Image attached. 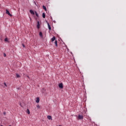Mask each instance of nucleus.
<instances>
[{
  "mask_svg": "<svg viewBox=\"0 0 126 126\" xmlns=\"http://www.w3.org/2000/svg\"><path fill=\"white\" fill-rule=\"evenodd\" d=\"M77 120H83V115H79L77 118Z\"/></svg>",
  "mask_w": 126,
  "mask_h": 126,
  "instance_id": "f257e3e1",
  "label": "nucleus"
},
{
  "mask_svg": "<svg viewBox=\"0 0 126 126\" xmlns=\"http://www.w3.org/2000/svg\"><path fill=\"white\" fill-rule=\"evenodd\" d=\"M6 14H8V15H9V16H12V15L10 14V13H9V11H8V10L7 9L6 10Z\"/></svg>",
  "mask_w": 126,
  "mask_h": 126,
  "instance_id": "f03ea898",
  "label": "nucleus"
},
{
  "mask_svg": "<svg viewBox=\"0 0 126 126\" xmlns=\"http://www.w3.org/2000/svg\"><path fill=\"white\" fill-rule=\"evenodd\" d=\"M59 88H61V89H63V83H60L59 84Z\"/></svg>",
  "mask_w": 126,
  "mask_h": 126,
  "instance_id": "7ed1b4c3",
  "label": "nucleus"
},
{
  "mask_svg": "<svg viewBox=\"0 0 126 126\" xmlns=\"http://www.w3.org/2000/svg\"><path fill=\"white\" fill-rule=\"evenodd\" d=\"M36 27H37V29H40V22L37 21V24Z\"/></svg>",
  "mask_w": 126,
  "mask_h": 126,
  "instance_id": "20e7f679",
  "label": "nucleus"
},
{
  "mask_svg": "<svg viewBox=\"0 0 126 126\" xmlns=\"http://www.w3.org/2000/svg\"><path fill=\"white\" fill-rule=\"evenodd\" d=\"M30 12L31 14H32L33 15L35 14V12H34V11H33L32 10H30Z\"/></svg>",
  "mask_w": 126,
  "mask_h": 126,
  "instance_id": "39448f33",
  "label": "nucleus"
},
{
  "mask_svg": "<svg viewBox=\"0 0 126 126\" xmlns=\"http://www.w3.org/2000/svg\"><path fill=\"white\" fill-rule=\"evenodd\" d=\"M47 25H48V29H49V31H50L52 29V28H51V26H50V24L49 23H47Z\"/></svg>",
  "mask_w": 126,
  "mask_h": 126,
  "instance_id": "423d86ee",
  "label": "nucleus"
},
{
  "mask_svg": "<svg viewBox=\"0 0 126 126\" xmlns=\"http://www.w3.org/2000/svg\"><path fill=\"white\" fill-rule=\"evenodd\" d=\"M40 102V98L39 97L36 98V103H39Z\"/></svg>",
  "mask_w": 126,
  "mask_h": 126,
  "instance_id": "0eeeda50",
  "label": "nucleus"
},
{
  "mask_svg": "<svg viewBox=\"0 0 126 126\" xmlns=\"http://www.w3.org/2000/svg\"><path fill=\"white\" fill-rule=\"evenodd\" d=\"M56 40V36H53V38L51 39L52 42H54Z\"/></svg>",
  "mask_w": 126,
  "mask_h": 126,
  "instance_id": "6e6552de",
  "label": "nucleus"
},
{
  "mask_svg": "<svg viewBox=\"0 0 126 126\" xmlns=\"http://www.w3.org/2000/svg\"><path fill=\"white\" fill-rule=\"evenodd\" d=\"M39 36H40V37H41V38H43V33H42V32H39Z\"/></svg>",
  "mask_w": 126,
  "mask_h": 126,
  "instance_id": "1a4fd4ad",
  "label": "nucleus"
},
{
  "mask_svg": "<svg viewBox=\"0 0 126 126\" xmlns=\"http://www.w3.org/2000/svg\"><path fill=\"white\" fill-rule=\"evenodd\" d=\"M42 17L43 18H46V14H45V13H43Z\"/></svg>",
  "mask_w": 126,
  "mask_h": 126,
  "instance_id": "9d476101",
  "label": "nucleus"
},
{
  "mask_svg": "<svg viewBox=\"0 0 126 126\" xmlns=\"http://www.w3.org/2000/svg\"><path fill=\"white\" fill-rule=\"evenodd\" d=\"M43 9H44V10H45V11H47V7H46V6L43 5L42 6Z\"/></svg>",
  "mask_w": 126,
  "mask_h": 126,
  "instance_id": "9b49d317",
  "label": "nucleus"
},
{
  "mask_svg": "<svg viewBox=\"0 0 126 126\" xmlns=\"http://www.w3.org/2000/svg\"><path fill=\"white\" fill-rule=\"evenodd\" d=\"M47 119H48V120H52V116H47Z\"/></svg>",
  "mask_w": 126,
  "mask_h": 126,
  "instance_id": "f8f14e48",
  "label": "nucleus"
},
{
  "mask_svg": "<svg viewBox=\"0 0 126 126\" xmlns=\"http://www.w3.org/2000/svg\"><path fill=\"white\" fill-rule=\"evenodd\" d=\"M55 46H56V47H58V41L57 40H55Z\"/></svg>",
  "mask_w": 126,
  "mask_h": 126,
  "instance_id": "ddd939ff",
  "label": "nucleus"
},
{
  "mask_svg": "<svg viewBox=\"0 0 126 126\" xmlns=\"http://www.w3.org/2000/svg\"><path fill=\"white\" fill-rule=\"evenodd\" d=\"M27 113L28 115H30V111H29V109H27Z\"/></svg>",
  "mask_w": 126,
  "mask_h": 126,
  "instance_id": "4468645a",
  "label": "nucleus"
},
{
  "mask_svg": "<svg viewBox=\"0 0 126 126\" xmlns=\"http://www.w3.org/2000/svg\"><path fill=\"white\" fill-rule=\"evenodd\" d=\"M34 12H35V13L36 16H37V17H39V15L38 14V13H37V12L35 11Z\"/></svg>",
  "mask_w": 126,
  "mask_h": 126,
  "instance_id": "2eb2a0df",
  "label": "nucleus"
},
{
  "mask_svg": "<svg viewBox=\"0 0 126 126\" xmlns=\"http://www.w3.org/2000/svg\"><path fill=\"white\" fill-rule=\"evenodd\" d=\"M16 77L17 78H19V77H20V75H19L18 74H16Z\"/></svg>",
  "mask_w": 126,
  "mask_h": 126,
  "instance_id": "dca6fc26",
  "label": "nucleus"
},
{
  "mask_svg": "<svg viewBox=\"0 0 126 126\" xmlns=\"http://www.w3.org/2000/svg\"><path fill=\"white\" fill-rule=\"evenodd\" d=\"M4 41H5V42H7V41H8L7 38H5L4 39Z\"/></svg>",
  "mask_w": 126,
  "mask_h": 126,
  "instance_id": "f3484780",
  "label": "nucleus"
},
{
  "mask_svg": "<svg viewBox=\"0 0 126 126\" xmlns=\"http://www.w3.org/2000/svg\"><path fill=\"white\" fill-rule=\"evenodd\" d=\"M36 107L38 109H40V105H38L36 106Z\"/></svg>",
  "mask_w": 126,
  "mask_h": 126,
  "instance_id": "a211bd4d",
  "label": "nucleus"
},
{
  "mask_svg": "<svg viewBox=\"0 0 126 126\" xmlns=\"http://www.w3.org/2000/svg\"><path fill=\"white\" fill-rule=\"evenodd\" d=\"M4 85H5V86L6 87H7V85H6V83H4Z\"/></svg>",
  "mask_w": 126,
  "mask_h": 126,
  "instance_id": "6ab92c4d",
  "label": "nucleus"
},
{
  "mask_svg": "<svg viewBox=\"0 0 126 126\" xmlns=\"http://www.w3.org/2000/svg\"><path fill=\"white\" fill-rule=\"evenodd\" d=\"M3 56L4 57H6V54L5 53H3Z\"/></svg>",
  "mask_w": 126,
  "mask_h": 126,
  "instance_id": "aec40b11",
  "label": "nucleus"
},
{
  "mask_svg": "<svg viewBox=\"0 0 126 126\" xmlns=\"http://www.w3.org/2000/svg\"><path fill=\"white\" fill-rule=\"evenodd\" d=\"M22 46H23V48H25V45H24V44H22Z\"/></svg>",
  "mask_w": 126,
  "mask_h": 126,
  "instance_id": "412c9836",
  "label": "nucleus"
},
{
  "mask_svg": "<svg viewBox=\"0 0 126 126\" xmlns=\"http://www.w3.org/2000/svg\"><path fill=\"white\" fill-rule=\"evenodd\" d=\"M3 114H4V115H5V112H4Z\"/></svg>",
  "mask_w": 126,
  "mask_h": 126,
  "instance_id": "4be33fe9",
  "label": "nucleus"
}]
</instances>
